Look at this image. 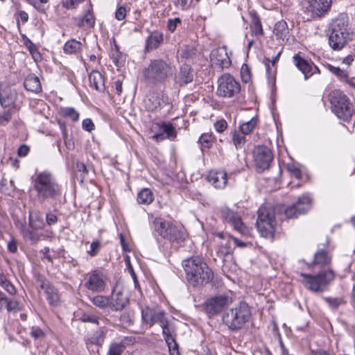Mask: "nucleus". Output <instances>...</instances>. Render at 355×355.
<instances>
[{"instance_id": "nucleus-4", "label": "nucleus", "mask_w": 355, "mask_h": 355, "mask_svg": "<svg viewBox=\"0 0 355 355\" xmlns=\"http://www.w3.org/2000/svg\"><path fill=\"white\" fill-rule=\"evenodd\" d=\"M332 112L344 121L351 120L354 113V105L349 98L341 90L334 89L328 96Z\"/></svg>"}, {"instance_id": "nucleus-64", "label": "nucleus", "mask_w": 355, "mask_h": 355, "mask_svg": "<svg viewBox=\"0 0 355 355\" xmlns=\"http://www.w3.org/2000/svg\"><path fill=\"white\" fill-rule=\"evenodd\" d=\"M127 10L124 6H120L115 12V17L117 20L121 21L125 19Z\"/></svg>"}, {"instance_id": "nucleus-21", "label": "nucleus", "mask_w": 355, "mask_h": 355, "mask_svg": "<svg viewBox=\"0 0 355 355\" xmlns=\"http://www.w3.org/2000/svg\"><path fill=\"white\" fill-rule=\"evenodd\" d=\"M17 94L10 87L0 86V104L3 107H9L15 104Z\"/></svg>"}, {"instance_id": "nucleus-36", "label": "nucleus", "mask_w": 355, "mask_h": 355, "mask_svg": "<svg viewBox=\"0 0 355 355\" xmlns=\"http://www.w3.org/2000/svg\"><path fill=\"white\" fill-rule=\"evenodd\" d=\"M327 69L334 75H335L340 81L345 82L349 76V71L347 69H341L338 67L333 66L330 64L326 65Z\"/></svg>"}, {"instance_id": "nucleus-5", "label": "nucleus", "mask_w": 355, "mask_h": 355, "mask_svg": "<svg viewBox=\"0 0 355 355\" xmlns=\"http://www.w3.org/2000/svg\"><path fill=\"white\" fill-rule=\"evenodd\" d=\"M301 282L304 286L315 293L327 291L329 285L335 279V272L331 269L321 270L315 275L300 273Z\"/></svg>"}, {"instance_id": "nucleus-28", "label": "nucleus", "mask_w": 355, "mask_h": 355, "mask_svg": "<svg viewBox=\"0 0 355 355\" xmlns=\"http://www.w3.org/2000/svg\"><path fill=\"white\" fill-rule=\"evenodd\" d=\"M159 326L162 327V335L166 344L176 341L175 338V329L168 319Z\"/></svg>"}, {"instance_id": "nucleus-53", "label": "nucleus", "mask_w": 355, "mask_h": 355, "mask_svg": "<svg viewBox=\"0 0 355 355\" xmlns=\"http://www.w3.org/2000/svg\"><path fill=\"white\" fill-rule=\"evenodd\" d=\"M196 55V49L193 46H187L182 49L181 56L185 59H191Z\"/></svg>"}, {"instance_id": "nucleus-56", "label": "nucleus", "mask_w": 355, "mask_h": 355, "mask_svg": "<svg viewBox=\"0 0 355 355\" xmlns=\"http://www.w3.org/2000/svg\"><path fill=\"white\" fill-rule=\"evenodd\" d=\"M28 4L32 6L38 12L41 14L46 13V8L45 6H41L40 3H37V0H24Z\"/></svg>"}, {"instance_id": "nucleus-27", "label": "nucleus", "mask_w": 355, "mask_h": 355, "mask_svg": "<svg viewBox=\"0 0 355 355\" xmlns=\"http://www.w3.org/2000/svg\"><path fill=\"white\" fill-rule=\"evenodd\" d=\"M90 85L96 91L102 92L105 90L104 78L103 75L97 71H92L89 76Z\"/></svg>"}, {"instance_id": "nucleus-18", "label": "nucleus", "mask_w": 355, "mask_h": 355, "mask_svg": "<svg viewBox=\"0 0 355 355\" xmlns=\"http://www.w3.org/2000/svg\"><path fill=\"white\" fill-rule=\"evenodd\" d=\"M85 286L92 292L100 293L103 291L105 283L102 272L99 270H94L89 274Z\"/></svg>"}, {"instance_id": "nucleus-16", "label": "nucleus", "mask_w": 355, "mask_h": 355, "mask_svg": "<svg viewBox=\"0 0 355 355\" xmlns=\"http://www.w3.org/2000/svg\"><path fill=\"white\" fill-rule=\"evenodd\" d=\"M311 199L308 196L298 198L297 202L287 207L285 214L287 218H297L301 214H306L311 207Z\"/></svg>"}, {"instance_id": "nucleus-63", "label": "nucleus", "mask_w": 355, "mask_h": 355, "mask_svg": "<svg viewBox=\"0 0 355 355\" xmlns=\"http://www.w3.org/2000/svg\"><path fill=\"white\" fill-rule=\"evenodd\" d=\"M100 246L101 243L99 241H93L90 245V250L88 251V253L92 257L96 256L100 249Z\"/></svg>"}, {"instance_id": "nucleus-52", "label": "nucleus", "mask_w": 355, "mask_h": 355, "mask_svg": "<svg viewBox=\"0 0 355 355\" xmlns=\"http://www.w3.org/2000/svg\"><path fill=\"white\" fill-rule=\"evenodd\" d=\"M241 76L243 82L248 83L250 79V68L246 64H243L241 69Z\"/></svg>"}, {"instance_id": "nucleus-29", "label": "nucleus", "mask_w": 355, "mask_h": 355, "mask_svg": "<svg viewBox=\"0 0 355 355\" xmlns=\"http://www.w3.org/2000/svg\"><path fill=\"white\" fill-rule=\"evenodd\" d=\"M331 257L325 250H318L313 257V265H318L320 266H326L330 264Z\"/></svg>"}, {"instance_id": "nucleus-6", "label": "nucleus", "mask_w": 355, "mask_h": 355, "mask_svg": "<svg viewBox=\"0 0 355 355\" xmlns=\"http://www.w3.org/2000/svg\"><path fill=\"white\" fill-rule=\"evenodd\" d=\"M352 40L348 21L345 17H338L333 21L329 33V44L334 51L343 49Z\"/></svg>"}, {"instance_id": "nucleus-10", "label": "nucleus", "mask_w": 355, "mask_h": 355, "mask_svg": "<svg viewBox=\"0 0 355 355\" xmlns=\"http://www.w3.org/2000/svg\"><path fill=\"white\" fill-rule=\"evenodd\" d=\"M216 94L223 98H233L241 91L240 83L230 73H224L218 78Z\"/></svg>"}, {"instance_id": "nucleus-15", "label": "nucleus", "mask_w": 355, "mask_h": 355, "mask_svg": "<svg viewBox=\"0 0 355 355\" xmlns=\"http://www.w3.org/2000/svg\"><path fill=\"white\" fill-rule=\"evenodd\" d=\"M254 158L256 167L259 172H261L270 167L273 156L271 150L267 146H258L254 149Z\"/></svg>"}, {"instance_id": "nucleus-48", "label": "nucleus", "mask_w": 355, "mask_h": 355, "mask_svg": "<svg viewBox=\"0 0 355 355\" xmlns=\"http://www.w3.org/2000/svg\"><path fill=\"white\" fill-rule=\"evenodd\" d=\"M4 300L6 302V309H7L8 311H9V312H12V311L17 312V311H19V309H20L19 304V302L17 301L8 300L6 297H5Z\"/></svg>"}, {"instance_id": "nucleus-33", "label": "nucleus", "mask_w": 355, "mask_h": 355, "mask_svg": "<svg viewBox=\"0 0 355 355\" xmlns=\"http://www.w3.org/2000/svg\"><path fill=\"white\" fill-rule=\"evenodd\" d=\"M251 16V23L250 25L252 34L257 37L263 35L262 24L259 16L256 13H252Z\"/></svg>"}, {"instance_id": "nucleus-37", "label": "nucleus", "mask_w": 355, "mask_h": 355, "mask_svg": "<svg viewBox=\"0 0 355 355\" xmlns=\"http://www.w3.org/2000/svg\"><path fill=\"white\" fill-rule=\"evenodd\" d=\"M63 50L67 54H76L82 50V43L76 40H68L64 44Z\"/></svg>"}, {"instance_id": "nucleus-22", "label": "nucleus", "mask_w": 355, "mask_h": 355, "mask_svg": "<svg viewBox=\"0 0 355 355\" xmlns=\"http://www.w3.org/2000/svg\"><path fill=\"white\" fill-rule=\"evenodd\" d=\"M293 58L295 65L304 74L305 80L315 74V71H313V63L309 62L299 54H295Z\"/></svg>"}, {"instance_id": "nucleus-14", "label": "nucleus", "mask_w": 355, "mask_h": 355, "mask_svg": "<svg viewBox=\"0 0 355 355\" xmlns=\"http://www.w3.org/2000/svg\"><path fill=\"white\" fill-rule=\"evenodd\" d=\"M141 318L144 322L150 327L157 323L159 325L167 319L165 311L159 307L146 306L141 309Z\"/></svg>"}, {"instance_id": "nucleus-11", "label": "nucleus", "mask_w": 355, "mask_h": 355, "mask_svg": "<svg viewBox=\"0 0 355 355\" xmlns=\"http://www.w3.org/2000/svg\"><path fill=\"white\" fill-rule=\"evenodd\" d=\"M218 214L224 223H228L241 234L250 235V228L244 224L237 212L230 209L228 207L223 206L219 208Z\"/></svg>"}, {"instance_id": "nucleus-59", "label": "nucleus", "mask_w": 355, "mask_h": 355, "mask_svg": "<svg viewBox=\"0 0 355 355\" xmlns=\"http://www.w3.org/2000/svg\"><path fill=\"white\" fill-rule=\"evenodd\" d=\"M230 240L231 239H227V242L224 245L220 243V249L219 250V252H220L224 256L230 254L232 252L230 246Z\"/></svg>"}, {"instance_id": "nucleus-43", "label": "nucleus", "mask_w": 355, "mask_h": 355, "mask_svg": "<svg viewBox=\"0 0 355 355\" xmlns=\"http://www.w3.org/2000/svg\"><path fill=\"white\" fill-rule=\"evenodd\" d=\"M60 112L63 116L70 118L73 122L79 120V114L73 107H63Z\"/></svg>"}, {"instance_id": "nucleus-25", "label": "nucleus", "mask_w": 355, "mask_h": 355, "mask_svg": "<svg viewBox=\"0 0 355 355\" xmlns=\"http://www.w3.org/2000/svg\"><path fill=\"white\" fill-rule=\"evenodd\" d=\"M24 86L27 91L38 94L42 91V85L37 76L29 74L24 81Z\"/></svg>"}, {"instance_id": "nucleus-8", "label": "nucleus", "mask_w": 355, "mask_h": 355, "mask_svg": "<svg viewBox=\"0 0 355 355\" xmlns=\"http://www.w3.org/2000/svg\"><path fill=\"white\" fill-rule=\"evenodd\" d=\"M276 225L275 210L269 206H261L257 211L256 226L261 236L272 239Z\"/></svg>"}, {"instance_id": "nucleus-31", "label": "nucleus", "mask_w": 355, "mask_h": 355, "mask_svg": "<svg viewBox=\"0 0 355 355\" xmlns=\"http://www.w3.org/2000/svg\"><path fill=\"white\" fill-rule=\"evenodd\" d=\"M153 191L148 188L142 189L137 194V200L139 204L148 205L154 200Z\"/></svg>"}, {"instance_id": "nucleus-42", "label": "nucleus", "mask_w": 355, "mask_h": 355, "mask_svg": "<svg viewBox=\"0 0 355 355\" xmlns=\"http://www.w3.org/2000/svg\"><path fill=\"white\" fill-rule=\"evenodd\" d=\"M231 135L233 144L236 149L241 148L244 146L246 141L244 135L242 133L240 134L237 131L234 130L233 132H231Z\"/></svg>"}, {"instance_id": "nucleus-7", "label": "nucleus", "mask_w": 355, "mask_h": 355, "mask_svg": "<svg viewBox=\"0 0 355 355\" xmlns=\"http://www.w3.org/2000/svg\"><path fill=\"white\" fill-rule=\"evenodd\" d=\"M251 317L249 305L241 302L235 307L224 313L223 322L232 331H239L248 322Z\"/></svg>"}, {"instance_id": "nucleus-20", "label": "nucleus", "mask_w": 355, "mask_h": 355, "mask_svg": "<svg viewBox=\"0 0 355 355\" xmlns=\"http://www.w3.org/2000/svg\"><path fill=\"white\" fill-rule=\"evenodd\" d=\"M207 179L215 188L223 189L227 185V174L225 171H211Z\"/></svg>"}, {"instance_id": "nucleus-38", "label": "nucleus", "mask_w": 355, "mask_h": 355, "mask_svg": "<svg viewBox=\"0 0 355 355\" xmlns=\"http://www.w3.org/2000/svg\"><path fill=\"white\" fill-rule=\"evenodd\" d=\"M91 301L96 307L104 309L107 307L110 308V299L107 296L96 295L91 298Z\"/></svg>"}, {"instance_id": "nucleus-19", "label": "nucleus", "mask_w": 355, "mask_h": 355, "mask_svg": "<svg viewBox=\"0 0 355 355\" xmlns=\"http://www.w3.org/2000/svg\"><path fill=\"white\" fill-rule=\"evenodd\" d=\"M193 80V70L192 67L187 64H184L180 67L179 71L175 76L174 81L176 85L182 87L191 83Z\"/></svg>"}, {"instance_id": "nucleus-3", "label": "nucleus", "mask_w": 355, "mask_h": 355, "mask_svg": "<svg viewBox=\"0 0 355 355\" xmlns=\"http://www.w3.org/2000/svg\"><path fill=\"white\" fill-rule=\"evenodd\" d=\"M175 67L162 58L151 59L142 70L144 81L150 85L164 84L174 73Z\"/></svg>"}, {"instance_id": "nucleus-50", "label": "nucleus", "mask_w": 355, "mask_h": 355, "mask_svg": "<svg viewBox=\"0 0 355 355\" xmlns=\"http://www.w3.org/2000/svg\"><path fill=\"white\" fill-rule=\"evenodd\" d=\"M12 112L10 109L7 111L0 113V125H6L11 120Z\"/></svg>"}, {"instance_id": "nucleus-47", "label": "nucleus", "mask_w": 355, "mask_h": 355, "mask_svg": "<svg viewBox=\"0 0 355 355\" xmlns=\"http://www.w3.org/2000/svg\"><path fill=\"white\" fill-rule=\"evenodd\" d=\"M0 284L3 287L6 291L11 294L14 295L16 293V289L14 287V286L6 279H5L3 277H1L0 279Z\"/></svg>"}, {"instance_id": "nucleus-55", "label": "nucleus", "mask_w": 355, "mask_h": 355, "mask_svg": "<svg viewBox=\"0 0 355 355\" xmlns=\"http://www.w3.org/2000/svg\"><path fill=\"white\" fill-rule=\"evenodd\" d=\"M82 320L85 322H89L95 324H98L100 318L94 314H84Z\"/></svg>"}, {"instance_id": "nucleus-24", "label": "nucleus", "mask_w": 355, "mask_h": 355, "mask_svg": "<svg viewBox=\"0 0 355 355\" xmlns=\"http://www.w3.org/2000/svg\"><path fill=\"white\" fill-rule=\"evenodd\" d=\"M128 303V299L124 295L121 291H119L113 295L110 299V309L114 311H119L123 309Z\"/></svg>"}, {"instance_id": "nucleus-9", "label": "nucleus", "mask_w": 355, "mask_h": 355, "mask_svg": "<svg viewBox=\"0 0 355 355\" xmlns=\"http://www.w3.org/2000/svg\"><path fill=\"white\" fill-rule=\"evenodd\" d=\"M153 223L155 230L158 235L168 241L176 248L180 246L184 241L185 239L184 234L176 225L161 218H155Z\"/></svg>"}, {"instance_id": "nucleus-34", "label": "nucleus", "mask_w": 355, "mask_h": 355, "mask_svg": "<svg viewBox=\"0 0 355 355\" xmlns=\"http://www.w3.org/2000/svg\"><path fill=\"white\" fill-rule=\"evenodd\" d=\"M46 295V300L52 306H56L59 302V295L58 289L51 284L44 290Z\"/></svg>"}, {"instance_id": "nucleus-30", "label": "nucleus", "mask_w": 355, "mask_h": 355, "mask_svg": "<svg viewBox=\"0 0 355 355\" xmlns=\"http://www.w3.org/2000/svg\"><path fill=\"white\" fill-rule=\"evenodd\" d=\"M273 33L277 39L283 41L288 40L289 31L287 23L284 20L277 22L275 25Z\"/></svg>"}, {"instance_id": "nucleus-54", "label": "nucleus", "mask_w": 355, "mask_h": 355, "mask_svg": "<svg viewBox=\"0 0 355 355\" xmlns=\"http://www.w3.org/2000/svg\"><path fill=\"white\" fill-rule=\"evenodd\" d=\"M119 319L121 324L124 327H129L132 324L130 313L128 312L123 313Z\"/></svg>"}, {"instance_id": "nucleus-49", "label": "nucleus", "mask_w": 355, "mask_h": 355, "mask_svg": "<svg viewBox=\"0 0 355 355\" xmlns=\"http://www.w3.org/2000/svg\"><path fill=\"white\" fill-rule=\"evenodd\" d=\"M123 350L118 345V343L114 342L110 345L108 351L106 355H121Z\"/></svg>"}, {"instance_id": "nucleus-41", "label": "nucleus", "mask_w": 355, "mask_h": 355, "mask_svg": "<svg viewBox=\"0 0 355 355\" xmlns=\"http://www.w3.org/2000/svg\"><path fill=\"white\" fill-rule=\"evenodd\" d=\"M94 24L95 19L93 14L90 12V10H87L85 15L81 19H80L77 25L79 27H83L85 25L88 27H92L94 26Z\"/></svg>"}, {"instance_id": "nucleus-62", "label": "nucleus", "mask_w": 355, "mask_h": 355, "mask_svg": "<svg viewBox=\"0 0 355 355\" xmlns=\"http://www.w3.org/2000/svg\"><path fill=\"white\" fill-rule=\"evenodd\" d=\"M170 355H181L179 351V346L176 341L167 343Z\"/></svg>"}, {"instance_id": "nucleus-32", "label": "nucleus", "mask_w": 355, "mask_h": 355, "mask_svg": "<svg viewBox=\"0 0 355 355\" xmlns=\"http://www.w3.org/2000/svg\"><path fill=\"white\" fill-rule=\"evenodd\" d=\"M114 45L110 50V58L114 64L117 67H121L125 62V58L122 53L119 51V47L117 45L115 40H113Z\"/></svg>"}, {"instance_id": "nucleus-46", "label": "nucleus", "mask_w": 355, "mask_h": 355, "mask_svg": "<svg viewBox=\"0 0 355 355\" xmlns=\"http://www.w3.org/2000/svg\"><path fill=\"white\" fill-rule=\"evenodd\" d=\"M182 24V20L180 17L168 19L167 21V29L171 33H174L176 28Z\"/></svg>"}, {"instance_id": "nucleus-13", "label": "nucleus", "mask_w": 355, "mask_h": 355, "mask_svg": "<svg viewBox=\"0 0 355 355\" xmlns=\"http://www.w3.org/2000/svg\"><path fill=\"white\" fill-rule=\"evenodd\" d=\"M332 0H307L305 12L310 19H320L328 13Z\"/></svg>"}, {"instance_id": "nucleus-35", "label": "nucleus", "mask_w": 355, "mask_h": 355, "mask_svg": "<svg viewBox=\"0 0 355 355\" xmlns=\"http://www.w3.org/2000/svg\"><path fill=\"white\" fill-rule=\"evenodd\" d=\"M159 126L167 139L173 141L176 138L177 131L171 123L162 122Z\"/></svg>"}, {"instance_id": "nucleus-57", "label": "nucleus", "mask_w": 355, "mask_h": 355, "mask_svg": "<svg viewBox=\"0 0 355 355\" xmlns=\"http://www.w3.org/2000/svg\"><path fill=\"white\" fill-rule=\"evenodd\" d=\"M84 0H62V3L64 8L67 9L75 8L80 2Z\"/></svg>"}, {"instance_id": "nucleus-23", "label": "nucleus", "mask_w": 355, "mask_h": 355, "mask_svg": "<svg viewBox=\"0 0 355 355\" xmlns=\"http://www.w3.org/2000/svg\"><path fill=\"white\" fill-rule=\"evenodd\" d=\"M163 33L159 31H154L150 33L146 40L145 51L150 52L157 49L163 42Z\"/></svg>"}, {"instance_id": "nucleus-2", "label": "nucleus", "mask_w": 355, "mask_h": 355, "mask_svg": "<svg viewBox=\"0 0 355 355\" xmlns=\"http://www.w3.org/2000/svg\"><path fill=\"white\" fill-rule=\"evenodd\" d=\"M32 184L38 199L42 201L56 200L62 196V186L49 171L36 173L32 178Z\"/></svg>"}, {"instance_id": "nucleus-45", "label": "nucleus", "mask_w": 355, "mask_h": 355, "mask_svg": "<svg viewBox=\"0 0 355 355\" xmlns=\"http://www.w3.org/2000/svg\"><path fill=\"white\" fill-rule=\"evenodd\" d=\"M107 334V329L105 327H101L97 330L95 333V343L101 345L104 343Z\"/></svg>"}, {"instance_id": "nucleus-51", "label": "nucleus", "mask_w": 355, "mask_h": 355, "mask_svg": "<svg viewBox=\"0 0 355 355\" xmlns=\"http://www.w3.org/2000/svg\"><path fill=\"white\" fill-rule=\"evenodd\" d=\"M35 279L37 284L42 290H44L45 288H47L51 284L49 280L46 279L44 276L41 274H37L35 276Z\"/></svg>"}, {"instance_id": "nucleus-17", "label": "nucleus", "mask_w": 355, "mask_h": 355, "mask_svg": "<svg viewBox=\"0 0 355 355\" xmlns=\"http://www.w3.org/2000/svg\"><path fill=\"white\" fill-rule=\"evenodd\" d=\"M210 60L212 66L218 67L220 69L228 68L232 64L225 46L213 49L210 53Z\"/></svg>"}, {"instance_id": "nucleus-58", "label": "nucleus", "mask_w": 355, "mask_h": 355, "mask_svg": "<svg viewBox=\"0 0 355 355\" xmlns=\"http://www.w3.org/2000/svg\"><path fill=\"white\" fill-rule=\"evenodd\" d=\"M135 338L130 337H124L121 342L118 343V345L121 347V349L124 350L125 347L128 345H132L135 343Z\"/></svg>"}, {"instance_id": "nucleus-39", "label": "nucleus", "mask_w": 355, "mask_h": 355, "mask_svg": "<svg viewBox=\"0 0 355 355\" xmlns=\"http://www.w3.org/2000/svg\"><path fill=\"white\" fill-rule=\"evenodd\" d=\"M258 119L257 117L252 118L249 121L240 125L239 129L241 132L247 135L251 133L257 125Z\"/></svg>"}, {"instance_id": "nucleus-44", "label": "nucleus", "mask_w": 355, "mask_h": 355, "mask_svg": "<svg viewBox=\"0 0 355 355\" xmlns=\"http://www.w3.org/2000/svg\"><path fill=\"white\" fill-rule=\"evenodd\" d=\"M323 299L333 310L337 309L341 304L344 303L340 297H324Z\"/></svg>"}, {"instance_id": "nucleus-61", "label": "nucleus", "mask_w": 355, "mask_h": 355, "mask_svg": "<svg viewBox=\"0 0 355 355\" xmlns=\"http://www.w3.org/2000/svg\"><path fill=\"white\" fill-rule=\"evenodd\" d=\"M288 171L291 173V174L295 178L300 179L302 177V171L301 170L294 164L288 166Z\"/></svg>"}, {"instance_id": "nucleus-60", "label": "nucleus", "mask_w": 355, "mask_h": 355, "mask_svg": "<svg viewBox=\"0 0 355 355\" xmlns=\"http://www.w3.org/2000/svg\"><path fill=\"white\" fill-rule=\"evenodd\" d=\"M214 128L218 132H223L227 129V123L225 119H220L214 123Z\"/></svg>"}, {"instance_id": "nucleus-26", "label": "nucleus", "mask_w": 355, "mask_h": 355, "mask_svg": "<svg viewBox=\"0 0 355 355\" xmlns=\"http://www.w3.org/2000/svg\"><path fill=\"white\" fill-rule=\"evenodd\" d=\"M164 103V101L159 94L153 93L145 101L146 108L150 112L160 109Z\"/></svg>"}, {"instance_id": "nucleus-40", "label": "nucleus", "mask_w": 355, "mask_h": 355, "mask_svg": "<svg viewBox=\"0 0 355 355\" xmlns=\"http://www.w3.org/2000/svg\"><path fill=\"white\" fill-rule=\"evenodd\" d=\"M215 141V137L211 132L203 133L198 139V142L202 148H210Z\"/></svg>"}, {"instance_id": "nucleus-12", "label": "nucleus", "mask_w": 355, "mask_h": 355, "mask_svg": "<svg viewBox=\"0 0 355 355\" xmlns=\"http://www.w3.org/2000/svg\"><path fill=\"white\" fill-rule=\"evenodd\" d=\"M232 302L228 294H218L207 299L204 304V310L209 317L218 315Z\"/></svg>"}, {"instance_id": "nucleus-1", "label": "nucleus", "mask_w": 355, "mask_h": 355, "mask_svg": "<svg viewBox=\"0 0 355 355\" xmlns=\"http://www.w3.org/2000/svg\"><path fill=\"white\" fill-rule=\"evenodd\" d=\"M186 279L193 286L206 285L214 279L211 268L198 257H192L182 261Z\"/></svg>"}]
</instances>
